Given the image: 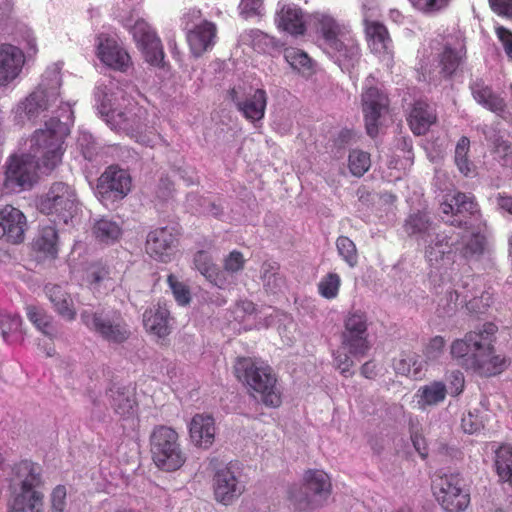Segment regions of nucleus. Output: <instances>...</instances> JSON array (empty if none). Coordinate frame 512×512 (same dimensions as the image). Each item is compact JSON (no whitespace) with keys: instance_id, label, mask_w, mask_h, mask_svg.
Returning a JSON list of instances; mask_svg holds the SVG:
<instances>
[{"instance_id":"cd10ccee","label":"nucleus","mask_w":512,"mask_h":512,"mask_svg":"<svg viewBox=\"0 0 512 512\" xmlns=\"http://www.w3.org/2000/svg\"><path fill=\"white\" fill-rule=\"evenodd\" d=\"M403 229L408 236L428 242V238L434 234L435 224L428 213L417 210L407 216Z\"/></svg>"},{"instance_id":"f257e3e1","label":"nucleus","mask_w":512,"mask_h":512,"mask_svg":"<svg viewBox=\"0 0 512 512\" xmlns=\"http://www.w3.org/2000/svg\"><path fill=\"white\" fill-rule=\"evenodd\" d=\"M65 122L52 119L46 124V130H36L30 139L28 154L13 155L6 164L4 185L10 190L29 189L37 181L38 170L51 172L63 155V143L68 135V122L71 113L67 106Z\"/></svg>"},{"instance_id":"a18cd8bd","label":"nucleus","mask_w":512,"mask_h":512,"mask_svg":"<svg viewBox=\"0 0 512 512\" xmlns=\"http://www.w3.org/2000/svg\"><path fill=\"white\" fill-rule=\"evenodd\" d=\"M486 245V238L481 233H473L467 240H463L460 253L466 259H478L483 255Z\"/></svg>"},{"instance_id":"864d4df0","label":"nucleus","mask_w":512,"mask_h":512,"mask_svg":"<svg viewBox=\"0 0 512 512\" xmlns=\"http://www.w3.org/2000/svg\"><path fill=\"white\" fill-rule=\"evenodd\" d=\"M22 319L19 315L7 312H0V335L4 341H8L10 333L20 330Z\"/></svg>"},{"instance_id":"72a5a7b5","label":"nucleus","mask_w":512,"mask_h":512,"mask_svg":"<svg viewBox=\"0 0 512 512\" xmlns=\"http://www.w3.org/2000/svg\"><path fill=\"white\" fill-rule=\"evenodd\" d=\"M111 406L114 411L123 416L130 417L135 414L137 402L134 388L113 387L110 389Z\"/></svg>"},{"instance_id":"4be33fe9","label":"nucleus","mask_w":512,"mask_h":512,"mask_svg":"<svg viewBox=\"0 0 512 512\" xmlns=\"http://www.w3.org/2000/svg\"><path fill=\"white\" fill-rule=\"evenodd\" d=\"M215 421L209 414H196L189 423L191 442L203 449L209 448L215 438Z\"/></svg>"},{"instance_id":"5fc2aeb1","label":"nucleus","mask_w":512,"mask_h":512,"mask_svg":"<svg viewBox=\"0 0 512 512\" xmlns=\"http://www.w3.org/2000/svg\"><path fill=\"white\" fill-rule=\"evenodd\" d=\"M167 281L178 304L187 305L191 299L188 288L179 282L174 275H169Z\"/></svg>"},{"instance_id":"9d476101","label":"nucleus","mask_w":512,"mask_h":512,"mask_svg":"<svg viewBox=\"0 0 512 512\" xmlns=\"http://www.w3.org/2000/svg\"><path fill=\"white\" fill-rule=\"evenodd\" d=\"M40 210L42 213L55 215L59 221L68 223L77 210L75 190L64 182L53 183L40 202Z\"/></svg>"},{"instance_id":"3c124183","label":"nucleus","mask_w":512,"mask_h":512,"mask_svg":"<svg viewBox=\"0 0 512 512\" xmlns=\"http://www.w3.org/2000/svg\"><path fill=\"white\" fill-rule=\"evenodd\" d=\"M341 279L336 273H328L318 283V290L321 296L326 299H334L338 295Z\"/></svg>"},{"instance_id":"58836bf2","label":"nucleus","mask_w":512,"mask_h":512,"mask_svg":"<svg viewBox=\"0 0 512 512\" xmlns=\"http://www.w3.org/2000/svg\"><path fill=\"white\" fill-rule=\"evenodd\" d=\"M58 234L53 226L42 227L34 239V248L54 258L58 252Z\"/></svg>"},{"instance_id":"9b49d317","label":"nucleus","mask_w":512,"mask_h":512,"mask_svg":"<svg viewBox=\"0 0 512 512\" xmlns=\"http://www.w3.org/2000/svg\"><path fill=\"white\" fill-rule=\"evenodd\" d=\"M342 348L351 356L360 358L370 349L367 333V317L361 311L349 312L344 320L342 332Z\"/></svg>"},{"instance_id":"6ab92c4d","label":"nucleus","mask_w":512,"mask_h":512,"mask_svg":"<svg viewBox=\"0 0 512 512\" xmlns=\"http://www.w3.org/2000/svg\"><path fill=\"white\" fill-rule=\"evenodd\" d=\"M131 189V178L128 172L116 166L108 167L99 177L97 190L101 195H112L123 198Z\"/></svg>"},{"instance_id":"603ef678","label":"nucleus","mask_w":512,"mask_h":512,"mask_svg":"<svg viewBox=\"0 0 512 512\" xmlns=\"http://www.w3.org/2000/svg\"><path fill=\"white\" fill-rule=\"evenodd\" d=\"M284 58L293 69L298 71H305L311 66L309 56L304 51L297 48L285 49Z\"/></svg>"},{"instance_id":"dca6fc26","label":"nucleus","mask_w":512,"mask_h":512,"mask_svg":"<svg viewBox=\"0 0 512 512\" xmlns=\"http://www.w3.org/2000/svg\"><path fill=\"white\" fill-rule=\"evenodd\" d=\"M213 489L216 501L229 505L237 499L245 489L231 466H223L215 471Z\"/></svg>"},{"instance_id":"c9c22d12","label":"nucleus","mask_w":512,"mask_h":512,"mask_svg":"<svg viewBox=\"0 0 512 512\" xmlns=\"http://www.w3.org/2000/svg\"><path fill=\"white\" fill-rule=\"evenodd\" d=\"M278 27L291 34H303L304 22L302 11L293 4H282L277 12Z\"/></svg>"},{"instance_id":"de8ad7c7","label":"nucleus","mask_w":512,"mask_h":512,"mask_svg":"<svg viewBox=\"0 0 512 512\" xmlns=\"http://www.w3.org/2000/svg\"><path fill=\"white\" fill-rule=\"evenodd\" d=\"M422 361L415 354L403 355L395 364L397 373L412 377H417L422 371Z\"/></svg>"},{"instance_id":"13d9d810","label":"nucleus","mask_w":512,"mask_h":512,"mask_svg":"<svg viewBox=\"0 0 512 512\" xmlns=\"http://www.w3.org/2000/svg\"><path fill=\"white\" fill-rule=\"evenodd\" d=\"M349 355L351 354L342 347L335 354V363L337 369L341 372V374L345 376L353 374L351 368L353 367L354 362Z\"/></svg>"},{"instance_id":"4468645a","label":"nucleus","mask_w":512,"mask_h":512,"mask_svg":"<svg viewBox=\"0 0 512 512\" xmlns=\"http://www.w3.org/2000/svg\"><path fill=\"white\" fill-rule=\"evenodd\" d=\"M138 48L145 59L152 65L159 66L164 59V51L160 38L150 25L143 19H138L130 28Z\"/></svg>"},{"instance_id":"79ce46f5","label":"nucleus","mask_w":512,"mask_h":512,"mask_svg":"<svg viewBox=\"0 0 512 512\" xmlns=\"http://www.w3.org/2000/svg\"><path fill=\"white\" fill-rule=\"evenodd\" d=\"M496 471L500 479L512 485V447L502 446L496 451Z\"/></svg>"},{"instance_id":"69168bd1","label":"nucleus","mask_w":512,"mask_h":512,"mask_svg":"<svg viewBox=\"0 0 512 512\" xmlns=\"http://www.w3.org/2000/svg\"><path fill=\"white\" fill-rule=\"evenodd\" d=\"M489 3L495 13L512 19V0H489Z\"/></svg>"},{"instance_id":"5701e85b","label":"nucleus","mask_w":512,"mask_h":512,"mask_svg":"<svg viewBox=\"0 0 512 512\" xmlns=\"http://www.w3.org/2000/svg\"><path fill=\"white\" fill-rule=\"evenodd\" d=\"M98 57L107 66L125 71L130 64V56L111 38L100 36L98 38Z\"/></svg>"},{"instance_id":"bb28decb","label":"nucleus","mask_w":512,"mask_h":512,"mask_svg":"<svg viewBox=\"0 0 512 512\" xmlns=\"http://www.w3.org/2000/svg\"><path fill=\"white\" fill-rule=\"evenodd\" d=\"M45 293L58 316L68 322L76 319L77 311L73 299L62 286L47 284L45 286Z\"/></svg>"},{"instance_id":"f8f14e48","label":"nucleus","mask_w":512,"mask_h":512,"mask_svg":"<svg viewBox=\"0 0 512 512\" xmlns=\"http://www.w3.org/2000/svg\"><path fill=\"white\" fill-rule=\"evenodd\" d=\"M440 211L445 215L451 214V220L442 217L446 223L455 227L468 228V221L465 218L468 215H477L479 213V206L473 195L457 192L440 204Z\"/></svg>"},{"instance_id":"0eeeda50","label":"nucleus","mask_w":512,"mask_h":512,"mask_svg":"<svg viewBox=\"0 0 512 512\" xmlns=\"http://www.w3.org/2000/svg\"><path fill=\"white\" fill-rule=\"evenodd\" d=\"M150 446L155 465L163 471H176L186 461L178 433L171 427L163 425L155 427L150 435Z\"/></svg>"},{"instance_id":"4d7b16f0","label":"nucleus","mask_w":512,"mask_h":512,"mask_svg":"<svg viewBox=\"0 0 512 512\" xmlns=\"http://www.w3.org/2000/svg\"><path fill=\"white\" fill-rule=\"evenodd\" d=\"M67 491L65 486L55 487L50 495L49 512H64L66 508Z\"/></svg>"},{"instance_id":"bf43d9fd","label":"nucleus","mask_w":512,"mask_h":512,"mask_svg":"<svg viewBox=\"0 0 512 512\" xmlns=\"http://www.w3.org/2000/svg\"><path fill=\"white\" fill-rule=\"evenodd\" d=\"M461 426L464 432L473 434L483 427V421L477 412L469 411L462 417Z\"/></svg>"},{"instance_id":"4c0bfd02","label":"nucleus","mask_w":512,"mask_h":512,"mask_svg":"<svg viewBox=\"0 0 512 512\" xmlns=\"http://www.w3.org/2000/svg\"><path fill=\"white\" fill-rule=\"evenodd\" d=\"M425 257L431 265L437 264L450 252L449 238L444 233H435L425 242Z\"/></svg>"},{"instance_id":"e2e57ef3","label":"nucleus","mask_w":512,"mask_h":512,"mask_svg":"<svg viewBox=\"0 0 512 512\" xmlns=\"http://www.w3.org/2000/svg\"><path fill=\"white\" fill-rule=\"evenodd\" d=\"M444 346L445 340L441 336L434 337L426 347V357L430 360H436L442 354Z\"/></svg>"},{"instance_id":"473e14b6","label":"nucleus","mask_w":512,"mask_h":512,"mask_svg":"<svg viewBox=\"0 0 512 512\" xmlns=\"http://www.w3.org/2000/svg\"><path fill=\"white\" fill-rule=\"evenodd\" d=\"M436 121L434 108L422 101L416 102L410 112L408 122L415 135L425 134Z\"/></svg>"},{"instance_id":"37998d69","label":"nucleus","mask_w":512,"mask_h":512,"mask_svg":"<svg viewBox=\"0 0 512 512\" xmlns=\"http://www.w3.org/2000/svg\"><path fill=\"white\" fill-rule=\"evenodd\" d=\"M464 56L465 51L462 48L456 50L449 46L445 47L440 57L441 73L445 77L452 76L461 65Z\"/></svg>"},{"instance_id":"2eb2a0df","label":"nucleus","mask_w":512,"mask_h":512,"mask_svg":"<svg viewBox=\"0 0 512 512\" xmlns=\"http://www.w3.org/2000/svg\"><path fill=\"white\" fill-rule=\"evenodd\" d=\"M367 133L374 137L378 133L379 119L388 110V98L377 87L368 86L361 95Z\"/></svg>"},{"instance_id":"6e6552de","label":"nucleus","mask_w":512,"mask_h":512,"mask_svg":"<svg viewBox=\"0 0 512 512\" xmlns=\"http://www.w3.org/2000/svg\"><path fill=\"white\" fill-rule=\"evenodd\" d=\"M80 318L88 329L109 343H123L131 335L129 325L117 310L103 308L93 312L85 309Z\"/></svg>"},{"instance_id":"052dcab7","label":"nucleus","mask_w":512,"mask_h":512,"mask_svg":"<svg viewBox=\"0 0 512 512\" xmlns=\"http://www.w3.org/2000/svg\"><path fill=\"white\" fill-rule=\"evenodd\" d=\"M495 154L502 160V165L509 166L512 164V147L508 141L497 138L495 140Z\"/></svg>"},{"instance_id":"f3484780","label":"nucleus","mask_w":512,"mask_h":512,"mask_svg":"<svg viewBox=\"0 0 512 512\" xmlns=\"http://www.w3.org/2000/svg\"><path fill=\"white\" fill-rule=\"evenodd\" d=\"M27 227L25 215L12 205H0V239L18 244L24 240Z\"/></svg>"},{"instance_id":"7c9ffc66","label":"nucleus","mask_w":512,"mask_h":512,"mask_svg":"<svg viewBox=\"0 0 512 512\" xmlns=\"http://www.w3.org/2000/svg\"><path fill=\"white\" fill-rule=\"evenodd\" d=\"M365 33L370 50L378 55H386L391 52L392 40L387 28L376 21L365 22Z\"/></svg>"},{"instance_id":"aec40b11","label":"nucleus","mask_w":512,"mask_h":512,"mask_svg":"<svg viewBox=\"0 0 512 512\" xmlns=\"http://www.w3.org/2000/svg\"><path fill=\"white\" fill-rule=\"evenodd\" d=\"M172 227H160L151 231L146 239V252L156 260L167 262L176 243Z\"/></svg>"},{"instance_id":"09e8293b","label":"nucleus","mask_w":512,"mask_h":512,"mask_svg":"<svg viewBox=\"0 0 512 512\" xmlns=\"http://www.w3.org/2000/svg\"><path fill=\"white\" fill-rule=\"evenodd\" d=\"M348 161L350 172L356 177L364 175L371 165L370 155L362 150L351 151Z\"/></svg>"},{"instance_id":"0e129e2a","label":"nucleus","mask_w":512,"mask_h":512,"mask_svg":"<svg viewBox=\"0 0 512 512\" xmlns=\"http://www.w3.org/2000/svg\"><path fill=\"white\" fill-rule=\"evenodd\" d=\"M447 379L450 383V393L453 396L459 395L464 388V376L463 373L456 370L448 374Z\"/></svg>"},{"instance_id":"7ed1b4c3","label":"nucleus","mask_w":512,"mask_h":512,"mask_svg":"<svg viewBox=\"0 0 512 512\" xmlns=\"http://www.w3.org/2000/svg\"><path fill=\"white\" fill-rule=\"evenodd\" d=\"M495 332V326L491 323L485 325L483 331H472L463 339L456 340L451 345V354L458 360L459 365L467 370L490 373L489 365L496 363L494 357L491 336Z\"/></svg>"},{"instance_id":"680f3d73","label":"nucleus","mask_w":512,"mask_h":512,"mask_svg":"<svg viewBox=\"0 0 512 512\" xmlns=\"http://www.w3.org/2000/svg\"><path fill=\"white\" fill-rule=\"evenodd\" d=\"M263 9V0H241L239 5L240 14L244 18L260 15Z\"/></svg>"},{"instance_id":"338daca9","label":"nucleus","mask_w":512,"mask_h":512,"mask_svg":"<svg viewBox=\"0 0 512 512\" xmlns=\"http://www.w3.org/2000/svg\"><path fill=\"white\" fill-rule=\"evenodd\" d=\"M496 35L503 44L506 54L512 58V32L503 26L496 28Z\"/></svg>"},{"instance_id":"20e7f679","label":"nucleus","mask_w":512,"mask_h":512,"mask_svg":"<svg viewBox=\"0 0 512 512\" xmlns=\"http://www.w3.org/2000/svg\"><path fill=\"white\" fill-rule=\"evenodd\" d=\"M317 20L325 50L343 71H349L360 58V49L356 39L346 25L339 23L330 15H319Z\"/></svg>"},{"instance_id":"c03bdc74","label":"nucleus","mask_w":512,"mask_h":512,"mask_svg":"<svg viewBox=\"0 0 512 512\" xmlns=\"http://www.w3.org/2000/svg\"><path fill=\"white\" fill-rule=\"evenodd\" d=\"M470 149V140L463 136L459 139L455 148V164L458 170L465 176H469L474 171L473 163L468 159V152Z\"/></svg>"},{"instance_id":"39448f33","label":"nucleus","mask_w":512,"mask_h":512,"mask_svg":"<svg viewBox=\"0 0 512 512\" xmlns=\"http://www.w3.org/2000/svg\"><path fill=\"white\" fill-rule=\"evenodd\" d=\"M234 372L239 380L261 395V400L266 406L278 407L281 404L277 380L270 366L257 363L251 358H238Z\"/></svg>"},{"instance_id":"a211bd4d","label":"nucleus","mask_w":512,"mask_h":512,"mask_svg":"<svg viewBox=\"0 0 512 512\" xmlns=\"http://www.w3.org/2000/svg\"><path fill=\"white\" fill-rule=\"evenodd\" d=\"M112 99L107 93L103 92V100L100 106V113L106 116V122L111 126L112 129L121 130L128 135H133L142 128L140 117L129 111H121L112 109Z\"/></svg>"},{"instance_id":"c85d7f7f","label":"nucleus","mask_w":512,"mask_h":512,"mask_svg":"<svg viewBox=\"0 0 512 512\" xmlns=\"http://www.w3.org/2000/svg\"><path fill=\"white\" fill-rule=\"evenodd\" d=\"M474 99L491 112L506 119V103L503 98L493 93L481 79L473 81L470 85Z\"/></svg>"},{"instance_id":"412c9836","label":"nucleus","mask_w":512,"mask_h":512,"mask_svg":"<svg viewBox=\"0 0 512 512\" xmlns=\"http://www.w3.org/2000/svg\"><path fill=\"white\" fill-rule=\"evenodd\" d=\"M24 64L22 51L10 44H0V86H6L18 77Z\"/></svg>"},{"instance_id":"f03ea898","label":"nucleus","mask_w":512,"mask_h":512,"mask_svg":"<svg viewBox=\"0 0 512 512\" xmlns=\"http://www.w3.org/2000/svg\"><path fill=\"white\" fill-rule=\"evenodd\" d=\"M61 86V76L57 68L47 69L42 76V80L38 87L31 92L20 104L18 110L21 111L24 116L32 122L39 119L48 117L51 113L49 120L45 121L44 128L40 130H46V124L52 119L65 122L63 115L67 112L64 109L65 106L69 108L71 118L68 122V127L73 123V111L69 103H64L59 100V88ZM70 128H68V133Z\"/></svg>"},{"instance_id":"a19ab883","label":"nucleus","mask_w":512,"mask_h":512,"mask_svg":"<svg viewBox=\"0 0 512 512\" xmlns=\"http://www.w3.org/2000/svg\"><path fill=\"white\" fill-rule=\"evenodd\" d=\"M27 317L46 336L53 338L57 330L53 325L52 317L42 309L35 306L27 307Z\"/></svg>"},{"instance_id":"ea45409f","label":"nucleus","mask_w":512,"mask_h":512,"mask_svg":"<svg viewBox=\"0 0 512 512\" xmlns=\"http://www.w3.org/2000/svg\"><path fill=\"white\" fill-rule=\"evenodd\" d=\"M241 41L260 53L270 52L276 46L273 37L258 29L245 31L241 35Z\"/></svg>"},{"instance_id":"b1692460","label":"nucleus","mask_w":512,"mask_h":512,"mask_svg":"<svg viewBox=\"0 0 512 512\" xmlns=\"http://www.w3.org/2000/svg\"><path fill=\"white\" fill-rule=\"evenodd\" d=\"M42 484V468L39 464L23 460L13 466L11 478V487L13 489L16 486H19V489H39Z\"/></svg>"},{"instance_id":"a878e982","label":"nucleus","mask_w":512,"mask_h":512,"mask_svg":"<svg viewBox=\"0 0 512 512\" xmlns=\"http://www.w3.org/2000/svg\"><path fill=\"white\" fill-rule=\"evenodd\" d=\"M44 495L39 489L14 488L13 496L9 502V512H43Z\"/></svg>"},{"instance_id":"c756f323","label":"nucleus","mask_w":512,"mask_h":512,"mask_svg":"<svg viewBox=\"0 0 512 512\" xmlns=\"http://www.w3.org/2000/svg\"><path fill=\"white\" fill-rule=\"evenodd\" d=\"M143 324L148 332L158 337H165L171 332L170 312L160 304L153 306L144 312Z\"/></svg>"},{"instance_id":"e433bc0d","label":"nucleus","mask_w":512,"mask_h":512,"mask_svg":"<svg viewBox=\"0 0 512 512\" xmlns=\"http://www.w3.org/2000/svg\"><path fill=\"white\" fill-rule=\"evenodd\" d=\"M447 395L446 385L441 381H433L417 390V403L421 409L442 403Z\"/></svg>"},{"instance_id":"774afa93","label":"nucleus","mask_w":512,"mask_h":512,"mask_svg":"<svg viewBox=\"0 0 512 512\" xmlns=\"http://www.w3.org/2000/svg\"><path fill=\"white\" fill-rule=\"evenodd\" d=\"M78 144L83 150L84 157L91 160L94 155V141L92 135L89 133H82L78 138Z\"/></svg>"},{"instance_id":"ddd939ff","label":"nucleus","mask_w":512,"mask_h":512,"mask_svg":"<svg viewBox=\"0 0 512 512\" xmlns=\"http://www.w3.org/2000/svg\"><path fill=\"white\" fill-rule=\"evenodd\" d=\"M230 98L247 120L255 122L263 119L267 105L265 90L250 88L245 92L239 86L231 89Z\"/></svg>"},{"instance_id":"8fccbe9b","label":"nucleus","mask_w":512,"mask_h":512,"mask_svg":"<svg viewBox=\"0 0 512 512\" xmlns=\"http://www.w3.org/2000/svg\"><path fill=\"white\" fill-rule=\"evenodd\" d=\"M245 259L241 252L232 251L230 252L223 261L224 270L220 273H224L225 276L232 279V284L235 282V274L242 271L244 268Z\"/></svg>"},{"instance_id":"423d86ee","label":"nucleus","mask_w":512,"mask_h":512,"mask_svg":"<svg viewBox=\"0 0 512 512\" xmlns=\"http://www.w3.org/2000/svg\"><path fill=\"white\" fill-rule=\"evenodd\" d=\"M330 477L323 470L305 471L302 484L289 490V500L297 511H313L324 506L331 494Z\"/></svg>"},{"instance_id":"49530a36","label":"nucleus","mask_w":512,"mask_h":512,"mask_svg":"<svg viewBox=\"0 0 512 512\" xmlns=\"http://www.w3.org/2000/svg\"><path fill=\"white\" fill-rule=\"evenodd\" d=\"M338 255L351 268L358 264V252L355 243L346 236H339L336 240Z\"/></svg>"},{"instance_id":"2f4dec72","label":"nucleus","mask_w":512,"mask_h":512,"mask_svg":"<svg viewBox=\"0 0 512 512\" xmlns=\"http://www.w3.org/2000/svg\"><path fill=\"white\" fill-rule=\"evenodd\" d=\"M195 268L212 284L220 289H226L232 285V279L220 273V270L212 262L211 257L205 251H198L194 255Z\"/></svg>"},{"instance_id":"f704fd0d","label":"nucleus","mask_w":512,"mask_h":512,"mask_svg":"<svg viewBox=\"0 0 512 512\" xmlns=\"http://www.w3.org/2000/svg\"><path fill=\"white\" fill-rule=\"evenodd\" d=\"M92 234L100 244L112 245L120 239L122 228L119 222L104 216L94 221Z\"/></svg>"},{"instance_id":"6e6d98bb","label":"nucleus","mask_w":512,"mask_h":512,"mask_svg":"<svg viewBox=\"0 0 512 512\" xmlns=\"http://www.w3.org/2000/svg\"><path fill=\"white\" fill-rule=\"evenodd\" d=\"M419 11L432 14L448 6L450 0H409Z\"/></svg>"},{"instance_id":"1a4fd4ad","label":"nucleus","mask_w":512,"mask_h":512,"mask_svg":"<svg viewBox=\"0 0 512 512\" xmlns=\"http://www.w3.org/2000/svg\"><path fill=\"white\" fill-rule=\"evenodd\" d=\"M432 487L436 500L447 512H462L470 503V495L458 474L438 475Z\"/></svg>"},{"instance_id":"393cba45","label":"nucleus","mask_w":512,"mask_h":512,"mask_svg":"<svg viewBox=\"0 0 512 512\" xmlns=\"http://www.w3.org/2000/svg\"><path fill=\"white\" fill-rule=\"evenodd\" d=\"M217 29L214 23L203 21L187 33V41L194 56L199 57L210 50L214 44Z\"/></svg>"}]
</instances>
